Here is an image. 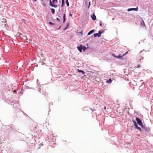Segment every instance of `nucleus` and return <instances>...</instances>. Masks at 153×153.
I'll use <instances>...</instances> for the list:
<instances>
[{
  "label": "nucleus",
  "instance_id": "f257e3e1",
  "mask_svg": "<svg viewBox=\"0 0 153 153\" xmlns=\"http://www.w3.org/2000/svg\"><path fill=\"white\" fill-rule=\"evenodd\" d=\"M50 6H51L52 7H57V5H55L54 4L55 3V2H56V3H57V0H53L52 2L51 1V0H50Z\"/></svg>",
  "mask_w": 153,
  "mask_h": 153
},
{
  "label": "nucleus",
  "instance_id": "f03ea898",
  "mask_svg": "<svg viewBox=\"0 0 153 153\" xmlns=\"http://www.w3.org/2000/svg\"><path fill=\"white\" fill-rule=\"evenodd\" d=\"M136 119L137 124L141 127H143V124L141 120L137 117H136Z\"/></svg>",
  "mask_w": 153,
  "mask_h": 153
},
{
  "label": "nucleus",
  "instance_id": "7ed1b4c3",
  "mask_svg": "<svg viewBox=\"0 0 153 153\" xmlns=\"http://www.w3.org/2000/svg\"><path fill=\"white\" fill-rule=\"evenodd\" d=\"M102 33V32L100 30L99 31L98 33L94 34V36L95 37H96L97 36H98V37H100V36L101 34Z\"/></svg>",
  "mask_w": 153,
  "mask_h": 153
},
{
  "label": "nucleus",
  "instance_id": "20e7f679",
  "mask_svg": "<svg viewBox=\"0 0 153 153\" xmlns=\"http://www.w3.org/2000/svg\"><path fill=\"white\" fill-rule=\"evenodd\" d=\"M128 53V52H126V53H125L122 56H121L120 55H119L118 56H116L113 55V56L114 57H116V58L119 59V58H120L121 57H122L126 55V54H127Z\"/></svg>",
  "mask_w": 153,
  "mask_h": 153
},
{
  "label": "nucleus",
  "instance_id": "39448f33",
  "mask_svg": "<svg viewBox=\"0 0 153 153\" xmlns=\"http://www.w3.org/2000/svg\"><path fill=\"white\" fill-rule=\"evenodd\" d=\"M133 122H134V125L135 127H136V128H137V129H139L140 131H141V128L138 126L137 125V123H136V122H135V121H133Z\"/></svg>",
  "mask_w": 153,
  "mask_h": 153
},
{
  "label": "nucleus",
  "instance_id": "423d86ee",
  "mask_svg": "<svg viewBox=\"0 0 153 153\" xmlns=\"http://www.w3.org/2000/svg\"><path fill=\"white\" fill-rule=\"evenodd\" d=\"M138 10V8L137 7L136 8H129L128 9V11L131 10L137 11Z\"/></svg>",
  "mask_w": 153,
  "mask_h": 153
},
{
  "label": "nucleus",
  "instance_id": "0eeeda50",
  "mask_svg": "<svg viewBox=\"0 0 153 153\" xmlns=\"http://www.w3.org/2000/svg\"><path fill=\"white\" fill-rule=\"evenodd\" d=\"M91 17L93 20H95L96 19V16L94 14H93L92 15H91Z\"/></svg>",
  "mask_w": 153,
  "mask_h": 153
},
{
  "label": "nucleus",
  "instance_id": "6e6552de",
  "mask_svg": "<svg viewBox=\"0 0 153 153\" xmlns=\"http://www.w3.org/2000/svg\"><path fill=\"white\" fill-rule=\"evenodd\" d=\"M82 45H81L80 46H77V48L78 49V50L80 52H82Z\"/></svg>",
  "mask_w": 153,
  "mask_h": 153
},
{
  "label": "nucleus",
  "instance_id": "1a4fd4ad",
  "mask_svg": "<svg viewBox=\"0 0 153 153\" xmlns=\"http://www.w3.org/2000/svg\"><path fill=\"white\" fill-rule=\"evenodd\" d=\"M94 30H91L88 33V35H91V34L92 33H93L94 32Z\"/></svg>",
  "mask_w": 153,
  "mask_h": 153
},
{
  "label": "nucleus",
  "instance_id": "9d476101",
  "mask_svg": "<svg viewBox=\"0 0 153 153\" xmlns=\"http://www.w3.org/2000/svg\"><path fill=\"white\" fill-rule=\"evenodd\" d=\"M140 25H141L142 26H144L145 27L146 26L144 22L142 20L141 21Z\"/></svg>",
  "mask_w": 153,
  "mask_h": 153
},
{
  "label": "nucleus",
  "instance_id": "9b49d317",
  "mask_svg": "<svg viewBox=\"0 0 153 153\" xmlns=\"http://www.w3.org/2000/svg\"><path fill=\"white\" fill-rule=\"evenodd\" d=\"M142 128L143 130L145 131H148V129L145 128V127H143H143H142Z\"/></svg>",
  "mask_w": 153,
  "mask_h": 153
},
{
  "label": "nucleus",
  "instance_id": "f8f14e48",
  "mask_svg": "<svg viewBox=\"0 0 153 153\" xmlns=\"http://www.w3.org/2000/svg\"><path fill=\"white\" fill-rule=\"evenodd\" d=\"M112 82V80L111 79H109L108 80L106 81V82L107 83H110Z\"/></svg>",
  "mask_w": 153,
  "mask_h": 153
},
{
  "label": "nucleus",
  "instance_id": "ddd939ff",
  "mask_svg": "<svg viewBox=\"0 0 153 153\" xmlns=\"http://www.w3.org/2000/svg\"><path fill=\"white\" fill-rule=\"evenodd\" d=\"M78 71L79 72L82 73V74H84L85 73V72H84V71H83L81 70H79V69H78Z\"/></svg>",
  "mask_w": 153,
  "mask_h": 153
},
{
  "label": "nucleus",
  "instance_id": "4468645a",
  "mask_svg": "<svg viewBox=\"0 0 153 153\" xmlns=\"http://www.w3.org/2000/svg\"><path fill=\"white\" fill-rule=\"evenodd\" d=\"M51 12L53 14H54L55 13V10L53 8H52L51 9Z\"/></svg>",
  "mask_w": 153,
  "mask_h": 153
},
{
  "label": "nucleus",
  "instance_id": "2eb2a0df",
  "mask_svg": "<svg viewBox=\"0 0 153 153\" xmlns=\"http://www.w3.org/2000/svg\"><path fill=\"white\" fill-rule=\"evenodd\" d=\"M82 49L84 51H85L86 49V48L85 46H83L82 45Z\"/></svg>",
  "mask_w": 153,
  "mask_h": 153
},
{
  "label": "nucleus",
  "instance_id": "dca6fc26",
  "mask_svg": "<svg viewBox=\"0 0 153 153\" xmlns=\"http://www.w3.org/2000/svg\"><path fill=\"white\" fill-rule=\"evenodd\" d=\"M63 22H65V14H64L63 15Z\"/></svg>",
  "mask_w": 153,
  "mask_h": 153
},
{
  "label": "nucleus",
  "instance_id": "f3484780",
  "mask_svg": "<svg viewBox=\"0 0 153 153\" xmlns=\"http://www.w3.org/2000/svg\"><path fill=\"white\" fill-rule=\"evenodd\" d=\"M65 2H66V4H67V6H69V2H68V0H66Z\"/></svg>",
  "mask_w": 153,
  "mask_h": 153
},
{
  "label": "nucleus",
  "instance_id": "a211bd4d",
  "mask_svg": "<svg viewBox=\"0 0 153 153\" xmlns=\"http://www.w3.org/2000/svg\"><path fill=\"white\" fill-rule=\"evenodd\" d=\"M64 1H62V4H61V7H62L64 5Z\"/></svg>",
  "mask_w": 153,
  "mask_h": 153
},
{
  "label": "nucleus",
  "instance_id": "6ab92c4d",
  "mask_svg": "<svg viewBox=\"0 0 153 153\" xmlns=\"http://www.w3.org/2000/svg\"><path fill=\"white\" fill-rule=\"evenodd\" d=\"M49 23L51 25H54V24L52 23L51 22H49Z\"/></svg>",
  "mask_w": 153,
  "mask_h": 153
},
{
  "label": "nucleus",
  "instance_id": "aec40b11",
  "mask_svg": "<svg viewBox=\"0 0 153 153\" xmlns=\"http://www.w3.org/2000/svg\"><path fill=\"white\" fill-rule=\"evenodd\" d=\"M56 20H57L59 22H60V20L58 18H56Z\"/></svg>",
  "mask_w": 153,
  "mask_h": 153
},
{
  "label": "nucleus",
  "instance_id": "412c9836",
  "mask_svg": "<svg viewBox=\"0 0 153 153\" xmlns=\"http://www.w3.org/2000/svg\"><path fill=\"white\" fill-rule=\"evenodd\" d=\"M69 16H72V15L71 13H69Z\"/></svg>",
  "mask_w": 153,
  "mask_h": 153
},
{
  "label": "nucleus",
  "instance_id": "4be33fe9",
  "mask_svg": "<svg viewBox=\"0 0 153 153\" xmlns=\"http://www.w3.org/2000/svg\"><path fill=\"white\" fill-rule=\"evenodd\" d=\"M140 67V65H138L137 66V68H139Z\"/></svg>",
  "mask_w": 153,
  "mask_h": 153
},
{
  "label": "nucleus",
  "instance_id": "5701e85b",
  "mask_svg": "<svg viewBox=\"0 0 153 153\" xmlns=\"http://www.w3.org/2000/svg\"><path fill=\"white\" fill-rule=\"evenodd\" d=\"M90 4H91L90 2H89V6H88V8H89V6L90 5Z\"/></svg>",
  "mask_w": 153,
  "mask_h": 153
},
{
  "label": "nucleus",
  "instance_id": "b1692460",
  "mask_svg": "<svg viewBox=\"0 0 153 153\" xmlns=\"http://www.w3.org/2000/svg\"><path fill=\"white\" fill-rule=\"evenodd\" d=\"M104 109H106V106H104Z\"/></svg>",
  "mask_w": 153,
  "mask_h": 153
},
{
  "label": "nucleus",
  "instance_id": "393cba45",
  "mask_svg": "<svg viewBox=\"0 0 153 153\" xmlns=\"http://www.w3.org/2000/svg\"><path fill=\"white\" fill-rule=\"evenodd\" d=\"M100 26H101L102 25V24L101 23H100Z\"/></svg>",
  "mask_w": 153,
  "mask_h": 153
},
{
  "label": "nucleus",
  "instance_id": "a878e982",
  "mask_svg": "<svg viewBox=\"0 0 153 153\" xmlns=\"http://www.w3.org/2000/svg\"><path fill=\"white\" fill-rule=\"evenodd\" d=\"M34 0V1H36L37 0Z\"/></svg>",
  "mask_w": 153,
  "mask_h": 153
},
{
  "label": "nucleus",
  "instance_id": "bb28decb",
  "mask_svg": "<svg viewBox=\"0 0 153 153\" xmlns=\"http://www.w3.org/2000/svg\"><path fill=\"white\" fill-rule=\"evenodd\" d=\"M25 38L26 39H27V37L25 36Z\"/></svg>",
  "mask_w": 153,
  "mask_h": 153
},
{
  "label": "nucleus",
  "instance_id": "cd10ccee",
  "mask_svg": "<svg viewBox=\"0 0 153 153\" xmlns=\"http://www.w3.org/2000/svg\"><path fill=\"white\" fill-rule=\"evenodd\" d=\"M62 1H64V0H62Z\"/></svg>",
  "mask_w": 153,
  "mask_h": 153
},
{
  "label": "nucleus",
  "instance_id": "c85d7f7f",
  "mask_svg": "<svg viewBox=\"0 0 153 153\" xmlns=\"http://www.w3.org/2000/svg\"><path fill=\"white\" fill-rule=\"evenodd\" d=\"M41 1H43V0H41Z\"/></svg>",
  "mask_w": 153,
  "mask_h": 153
}]
</instances>
